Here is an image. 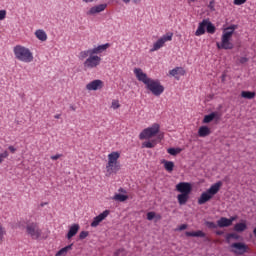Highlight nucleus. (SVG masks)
Returning a JSON list of instances; mask_svg holds the SVG:
<instances>
[{
	"instance_id": "f257e3e1",
	"label": "nucleus",
	"mask_w": 256,
	"mask_h": 256,
	"mask_svg": "<svg viewBox=\"0 0 256 256\" xmlns=\"http://www.w3.org/2000/svg\"><path fill=\"white\" fill-rule=\"evenodd\" d=\"M134 75L141 83H144L146 89L151 91L152 95H155V97H159L162 95L163 91H165V87L161 85V82L159 80L149 78L147 74L143 72V69L135 68Z\"/></svg>"
},
{
	"instance_id": "f03ea898",
	"label": "nucleus",
	"mask_w": 256,
	"mask_h": 256,
	"mask_svg": "<svg viewBox=\"0 0 256 256\" xmlns=\"http://www.w3.org/2000/svg\"><path fill=\"white\" fill-rule=\"evenodd\" d=\"M236 29H238V26L235 24H232L223 30L221 43L219 42L216 43L217 49H225L227 51L235 47V45L231 42V39Z\"/></svg>"
},
{
	"instance_id": "7ed1b4c3",
	"label": "nucleus",
	"mask_w": 256,
	"mask_h": 256,
	"mask_svg": "<svg viewBox=\"0 0 256 256\" xmlns=\"http://www.w3.org/2000/svg\"><path fill=\"white\" fill-rule=\"evenodd\" d=\"M191 183L189 182H180L176 185V191H178L177 199L179 205H186L187 201H189V195H191L192 191Z\"/></svg>"
},
{
	"instance_id": "20e7f679",
	"label": "nucleus",
	"mask_w": 256,
	"mask_h": 256,
	"mask_svg": "<svg viewBox=\"0 0 256 256\" xmlns=\"http://www.w3.org/2000/svg\"><path fill=\"white\" fill-rule=\"evenodd\" d=\"M223 187V182L218 181L211 185V187L207 190V192H203L198 199V205H205L207 201H211L213 199L214 195H217L219 193V189Z\"/></svg>"
},
{
	"instance_id": "39448f33",
	"label": "nucleus",
	"mask_w": 256,
	"mask_h": 256,
	"mask_svg": "<svg viewBox=\"0 0 256 256\" xmlns=\"http://www.w3.org/2000/svg\"><path fill=\"white\" fill-rule=\"evenodd\" d=\"M15 58L22 63H31L33 61V52L25 46L17 45L13 49Z\"/></svg>"
},
{
	"instance_id": "423d86ee",
	"label": "nucleus",
	"mask_w": 256,
	"mask_h": 256,
	"mask_svg": "<svg viewBox=\"0 0 256 256\" xmlns=\"http://www.w3.org/2000/svg\"><path fill=\"white\" fill-rule=\"evenodd\" d=\"M205 29L207 33H210V35H213L217 28H215V25L211 23V21L204 19L202 22L199 23L198 28L195 32L196 37H201V35H205Z\"/></svg>"
},
{
	"instance_id": "0eeeda50",
	"label": "nucleus",
	"mask_w": 256,
	"mask_h": 256,
	"mask_svg": "<svg viewBox=\"0 0 256 256\" xmlns=\"http://www.w3.org/2000/svg\"><path fill=\"white\" fill-rule=\"evenodd\" d=\"M230 251L234 255H245V253H249V246L243 242H235L230 245Z\"/></svg>"
},
{
	"instance_id": "6e6552de",
	"label": "nucleus",
	"mask_w": 256,
	"mask_h": 256,
	"mask_svg": "<svg viewBox=\"0 0 256 256\" xmlns=\"http://www.w3.org/2000/svg\"><path fill=\"white\" fill-rule=\"evenodd\" d=\"M26 233L30 235L32 239H39L41 237V229L39 228V224L37 222H30L26 225Z\"/></svg>"
},
{
	"instance_id": "1a4fd4ad",
	"label": "nucleus",
	"mask_w": 256,
	"mask_h": 256,
	"mask_svg": "<svg viewBox=\"0 0 256 256\" xmlns=\"http://www.w3.org/2000/svg\"><path fill=\"white\" fill-rule=\"evenodd\" d=\"M159 129H160L159 124L155 123L151 127L144 129L140 133L139 137L140 139H151V137H155V135L159 133Z\"/></svg>"
},
{
	"instance_id": "9d476101",
	"label": "nucleus",
	"mask_w": 256,
	"mask_h": 256,
	"mask_svg": "<svg viewBox=\"0 0 256 256\" xmlns=\"http://www.w3.org/2000/svg\"><path fill=\"white\" fill-rule=\"evenodd\" d=\"M173 39V33H169L163 35L160 39H158L154 44L153 47L150 49V52L153 53L154 51H159L167 41H171Z\"/></svg>"
},
{
	"instance_id": "9b49d317",
	"label": "nucleus",
	"mask_w": 256,
	"mask_h": 256,
	"mask_svg": "<svg viewBox=\"0 0 256 256\" xmlns=\"http://www.w3.org/2000/svg\"><path fill=\"white\" fill-rule=\"evenodd\" d=\"M101 65V57L97 55L89 56L84 62L85 69H95V67H99Z\"/></svg>"
},
{
	"instance_id": "f8f14e48",
	"label": "nucleus",
	"mask_w": 256,
	"mask_h": 256,
	"mask_svg": "<svg viewBox=\"0 0 256 256\" xmlns=\"http://www.w3.org/2000/svg\"><path fill=\"white\" fill-rule=\"evenodd\" d=\"M109 210H105L102 213H100L98 216L94 217L92 223L90 224L91 227H99V224L102 221H105V219H107V217H109Z\"/></svg>"
},
{
	"instance_id": "ddd939ff",
	"label": "nucleus",
	"mask_w": 256,
	"mask_h": 256,
	"mask_svg": "<svg viewBox=\"0 0 256 256\" xmlns=\"http://www.w3.org/2000/svg\"><path fill=\"white\" fill-rule=\"evenodd\" d=\"M88 91H98V89H103V81L94 80L86 85Z\"/></svg>"
},
{
	"instance_id": "4468645a",
	"label": "nucleus",
	"mask_w": 256,
	"mask_h": 256,
	"mask_svg": "<svg viewBox=\"0 0 256 256\" xmlns=\"http://www.w3.org/2000/svg\"><path fill=\"white\" fill-rule=\"evenodd\" d=\"M119 169H121V165L119 164V162H108L106 165V171L108 175H112V173H117Z\"/></svg>"
},
{
	"instance_id": "2eb2a0df",
	"label": "nucleus",
	"mask_w": 256,
	"mask_h": 256,
	"mask_svg": "<svg viewBox=\"0 0 256 256\" xmlns=\"http://www.w3.org/2000/svg\"><path fill=\"white\" fill-rule=\"evenodd\" d=\"M219 121L221 119V114L219 112H212L204 116L203 123H211V121Z\"/></svg>"
},
{
	"instance_id": "dca6fc26",
	"label": "nucleus",
	"mask_w": 256,
	"mask_h": 256,
	"mask_svg": "<svg viewBox=\"0 0 256 256\" xmlns=\"http://www.w3.org/2000/svg\"><path fill=\"white\" fill-rule=\"evenodd\" d=\"M104 9H107V4H99L97 6H93L90 8V10L87 12V15H95L97 13H102Z\"/></svg>"
},
{
	"instance_id": "f3484780",
	"label": "nucleus",
	"mask_w": 256,
	"mask_h": 256,
	"mask_svg": "<svg viewBox=\"0 0 256 256\" xmlns=\"http://www.w3.org/2000/svg\"><path fill=\"white\" fill-rule=\"evenodd\" d=\"M109 47H111V44H109V43L94 47L91 49L92 55H99V53H103V51H107V49H109Z\"/></svg>"
},
{
	"instance_id": "a211bd4d",
	"label": "nucleus",
	"mask_w": 256,
	"mask_h": 256,
	"mask_svg": "<svg viewBox=\"0 0 256 256\" xmlns=\"http://www.w3.org/2000/svg\"><path fill=\"white\" fill-rule=\"evenodd\" d=\"M80 226L79 224H72L69 228V231L66 235L67 239H72L77 233H79Z\"/></svg>"
},
{
	"instance_id": "6ab92c4d",
	"label": "nucleus",
	"mask_w": 256,
	"mask_h": 256,
	"mask_svg": "<svg viewBox=\"0 0 256 256\" xmlns=\"http://www.w3.org/2000/svg\"><path fill=\"white\" fill-rule=\"evenodd\" d=\"M198 135L199 137H209V135H211V129L207 126H201L198 129Z\"/></svg>"
},
{
	"instance_id": "aec40b11",
	"label": "nucleus",
	"mask_w": 256,
	"mask_h": 256,
	"mask_svg": "<svg viewBox=\"0 0 256 256\" xmlns=\"http://www.w3.org/2000/svg\"><path fill=\"white\" fill-rule=\"evenodd\" d=\"M217 225L220 228L223 227H231V220H229V218H225V217H221L218 221H217Z\"/></svg>"
},
{
	"instance_id": "412c9836",
	"label": "nucleus",
	"mask_w": 256,
	"mask_h": 256,
	"mask_svg": "<svg viewBox=\"0 0 256 256\" xmlns=\"http://www.w3.org/2000/svg\"><path fill=\"white\" fill-rule=\"evenodd\" d=\"M119 157H121V154L119 152H112L108 155V163H119Z\"/></svg>"
},
{
	"instance_id": "4be33fe9",
	"label": "nucleus",
	"mask_w": 256,
	"mask_h": 256,
	"mask_svg": "<svg viewBox=\"0 0 256 256\" xmlns=\"http://www.w3.org/2000/svg\"><path fill=\"white\" fill-rule=\"evenodd\" d=\"M169 74L172 77H177V75H185V70L181 67H176L169 71Z\"/></svg>"
},
{
	"instance_id": "5701e85b",
	"label": "nucleus",
	"mask_w": 256,
	"mask_h": 256,
	"mask_svg": "<svg viewBox=\"0 0 256 256\" xmlns=\"http://www.w3.org/2000/svg\"><path fill=\"white\" fill-rule=\"evenodd\" d=\"M186 237H201L204 238L207 235L205 234V232L198 230L196 232H185Z\"/></svg>"
},
{
	"instance_id": "b1692460",
	"label": "nucleus",
	"mask_w": 256,
	"mask_h": 256,
	"mask_svg": "<svg viewBox=\"0 0 256 256\" xmlns=\"http://www.w3.org/2000/svg\"><path fill=\"white\" fill-rule=\"evenodd\" d=\"M73 249V244H70L64 248H61L57 253L56 256H66L69 251Z\"/></svg>"
},
{
	"instance_id": "393cba45",
	"label": "nucleus",
	"mask_w": 256,
	"mask_h": 256,
	"mask_svg": "<svg viewBox=\"0 0 256 256\" xmlns=\"http://www.w3.org/2000/svg\"><path fill=\"white\" fill-rule=\"evenodd\" d=\"M163 164H164L165 170L168 171V173H171L175 168V163H173V161L164 160Z\"/></svg>"
},
{
	"instance_id": "a878e982",
	"label": "nucleus",
	"mask_w": 256,
	"mask_h": 256,
	"mask_svg": "<svg viewBox=\"0 0 256 256\" xmlns=\"http://www.w3.org/2000/svg\"><path fill=\"white\" fill-rule=\"evenodd\" d=\"M91 55H93V52L91 49L84 50L79 53V59L83 61V59H87V57H91Z\"/></svg>"
},
{
	"instance_id": "bb28decb",
	"label": "nucleus",
	"mask_w": 256,
	"mask_h": 256,
	"mask_svg": "<svg viewBox=\"0 0 256 256\" xmlns=\"http://www.w3.org/2000/svg\"><path fill=\"white\" fill-rule=\"evenodd\" d=\"M35 35L39 41H45L47 39V33L44 30H36Z\"/></svg>"
},
{
	"instance_id": "cd10ccee",
	"label": "nucleus",
	"mask_w": 256,
	"mask_h": 256,
	"mask_svg": "<svg viewBox=\"0 0 256 256\" xmlns=\"http://www.w3.org/2000/svg\"><path fill=\"white\" fill-rule=\"evenodd\" d=\"M245 229H247V224L245 223H237L234 226V231H236L237 233H243Z\"/></svg>"
},
{
	"instance_id": "c85d7f7f",
	"label": "nucleus",
	"mask_w": 256,
	"mask_h": 256,
	"mask_svg": "<svg viewBox=\"0 0 256 256\" xmlns=\"http://www.w3.org/2000/svg\"><path fill=\"white\" fill-rule=\"evenodd\" d=\"M113 199L114 201H119L120 203H123L129 199V196L123 194H115Z\"/></svg>"
},
{
	"instance_id": "c756f323",
	"label": "nucleus",
	"mask_w": 256,
	"mask_h": 256,
	"mask_svg": "<svg viewBox=\"0 0 256 256\" xmlns=\"http://www.w3.org/2000/svg\"><path fill=\"white\" fill-rule=\"evenodd\" d=\"M241 97H243L244 99H255V92L242 91Z\"/></svg>"
},
{
	"instance_id": "7c9ffc66",
	"label": "nucleus",
	"mask_w": 256,
	"mask_h": 256,
	"mask_svg": "<svg viewBox=\"0 0 256 256\" xmlns=\"http://www.w3.org/2000/svg\"><path fill=\"white\" fill-rule=\"evenodd\" d=\"M182 149L181 148H168L167 153H169V155H173L175 157V155H179V153H181Z\"/></svg>"
},
{
	"instance_id": "2f4dec72",
	"label": "nucleus",
	"mask_w": 256,
	"mask_h": 256,
	"mask_svg": "<svg viewBox=\"0 0 256 256\" xmlns=\"http://www.w3.org/2000/svg\"><path fill=\"white\" fill-rule=\"evenodd\" d=\"M206 227H208V229H217L218 224H215V222H211V221H206L205 222Z\"/></svg>"
},
{
	"instance_id": "473e14b6",
	"label": "nucleus",
	"mask_w": 256,
	"mask_h": 256,
	"mask_svg": "<svg viewBox=\"0 0 256 256\" xmlns=\"http://www.w3.org/2000/svg\"><path fill=\"white\" fill-rule=\"evenodd\" d=\"M143 147H146V149H153V147H155V143L151 142V141H147L144 142L142 144Z\"/></svg>"
},
{
	"instance_id": "72a5a7b5",
	"label": "nucleus",
	"mask_w": 256,
	"mask_h": 256,
	"mask_svg": "<svg viewBox=\"0 0 256 256\" xmlns=\"http://www.w3.org/2000/svg\"><path fill=\"white\" fill-rule=\"evenodd\" d=\"M89 237V231H82L79 234L80 241H83V239H87Z\"/></svg>"
},
{
	"instance_id": "f704fd0d",
	"label": "nucleus",
	"mask_w": 256,
	"mask_h": 256,
	"mask_svg": "<svg viewBox=\"0 0 256 256\" xmlns=\"http://www.w3.org/2000/svg\"><path fill=\"white\" fill-rule=\"evenodd\" d=\"M115 256H125V249L123 248H120L118 249L115 253H114Z\"/></svg>"
},
{
	"instance_id": "c9c22d12",
	"label": "nucleus",
	"mask_w": 256,
	"mask_h": 256,
	"mask_svg": "<svg viewBox=\"0 0 256 256\" xmlns=\"http://www.w3.org/2000/svg\"><path fill=\"white\" fill-rule=\"evenodd\" d=\"M111 107H112V109H119V107H121V105L119 104L118 100H113Z\"/></svg>"
},
{
	"instance_id": "e433bc0d",
	"label": "nucleus",
	"mask_w": 256,
	"mask_h": 256,
	"mask_svg": "<svg viewBox=\"0 0 256 256\" xmlns=\"http://www.w3.org/2000/svg\"><path fill=\"white\" fill-rule=\"evenodd\" d=\"M155 219V212H148L147 213V220L153 221Z\"/></svg>"
},
{
	"instance_id": "4c0bfd02",
	"label": "nucleus",
	"mask_w": 256,
	"mask_h": 256,
	"mask_svg": "<svg viewBox=\"0 0 256 256\" xmlns=\"http://www.w3.org/2000/svg\"><path fill=\"white\" fill-rule=\"evenodd\" d=\"M5 237V228L0 225V242L3 241V238Z\"/></svg>"
},
{
	"instance_id": "58836bf2",
	"label": "nucleus",
	"mask_w": 256,
	"mask_h": 256,
	"mask_svg": "<svg viewBox=\"0 0 256 256\" xmlns=\"http://www.w3.org/2000/svg\"><path fill=\"white\" fill-rule=\"evenodd\" d=\"M7 157H9V152L7 151H4L3 153L0 154V159H2V161H5Z\"/></svg>"
},
{
	"instance_id": "ea45409f",
	"label": "nucleus",
	"mask_w": 256,
	"mask_h": 256,
	"mask_svg": "<svg viewBox=\"0 0 256 256\" xmlns=\"http://www.w3.org/2000/svg\"><path fill=\"white\" fill-rule=\"evenodd\" d=\"M7 17V11L5 10H0V21H3Z\"/></svg>"
},
{
	"instance_id": "a19ab883",
	"label": "nucleus",
	"mask_w": 256,
	"mask_h": 256,
	"mask_svg": "<svg viewBox=\"0 0 256 256\" xmlns=\"http://www.w3.org/2000/svg\"><path fill=\"white\" fill-rule=\"evenodd\" d=\"M228 239H236V240H238L239 239V234L230 233V234H228Z\"/></svg>"
},
{
	"instance_id": "79ce46f5",
	"label": "nucleus",
	"mask_w": 256,
	"mask_h": 256,
	"mask_svg": "<svg viewBox=\"0 0 256 256\" xmlns=\"http://www.w3.org/2000/svg\"><path fill=\"white\" fill-rule=\"evenodd\" d=\"M61 157H63V154H56L50 157V159H52V161H57V159H61Z\"/></svg>"
},
{
	"instance_id": "37998d69",
	"label": "nucleus",
	"mask_w": 256,
	"mask_h": 256,
	"mask_svg": "<svg viewBox=\"0 0 256 256\" xmlns=\"http://www.w3.org/2000/svg\"><path fill=\"white\" fill-rule=\"evenodd\" d=\"M247 3V0H234V5H243Z\"/></svg>"
},
{
	"instance_id": "c03bdc74",
	"label": "nucleus",
	"mask_w": 256,
	"mask_h": 256,
	"mask_svg": "<svg viewBox=\"0 0 256 256\" xmlns=\"http://www.w3.org/2000/svg\"><path fill=\"white\" fill-rule=\"evenodd\" d=\"M132 1H133V3H135V4L141 3V0H132ZM122 2L127 5L128 3H131V0H122Z\"/></svg>"
},
{
	"instance_id": "a18cd8bd",
	"label": "nucleus",
	"mask_w": 256,
	"mask_h": 256,
	"mask_svg": "<svg viewBox=\"0 0 256 256\" xmlns=\"http://www.w3.org/2000/svg\"><path fill=\"white\" fill-rule=\"evenodd\" d=\"M247 61H249V58H247V57H241L239 59V63H241L242 65H244V63H247Z\"/></svg>"
},
{
	"instance_id": "49530a36",
	"label": "nucleus",
	"mask_w": 256,
	"mask_h": 256,
	"mask_svg": "<svg viewBox=\"0 0 256 256\" xmlns=\"http://www.w3.org/2000/svg\"><path fill=\"white\" fill-rule=\"evenodd\" d=\"M237 220V216H232L230 218H228V221H230V225H233V221Z\"/></svg>"
},
{
	"instance_id": "de8ad7c7",
	"label": "nucleus",
	"mask_w": 256,
	"mask_h": 256,
	"mask_svg": "<svg viewBox=\"0 0 256 256\" xmlns=\"http://www.w3.org/2000/svg\"><path fill=\"white\" fill-rule=\"evenodd\" d=\"M187 229V224H182L179 228L180 231H185Z\"/></svg>"
},
{
	"instance_id": "09e8293b",
	"label": "nucleus",
	"mask_w": 256,
	"mask_h": 256,
	"mask_svg": "<svg viewBox=\"0 0 256 256\" xmlns=\"http://www.w3.org/2000/svg\"><path fill=\"white\" fill-rule=\"evenodd\" d=\"M8 149H9V151H11L12 153H15V151H17V148H14L13 146H9Z\"/></svg>"
},
{
	"instance_id": "8fccbe9b",
	"label": "nucleus",
	"mask_w": 256,
	"mask_h": 256,
	"mask_svg": "<svg viewBox=\"0 0 256 256\" xmlns=\"http://www.w3.org/2000/svg\"><path fill=\"white\" fill-rule=\"evenodd\" d=\"M118 191H119V193H127V190H125L123 188H119Z\"/></svg>"
},
{
	"instance_id": "3c124183",
	"label": "nucleus",
	"mask_w": 256,
	"mask_h": 256,
	"mask_svg": "<svg viewBox=\"0 0 256 256\" xmlns=\"http://www.w3.org/2000/svg\"><path fill=\"white\" fill-rule=\"evenodd\" d=\"M54 118H55V119H61V114H56V115L54 116Z\"/></svg>"
},
{
	"instance_id": "603ef678",
	"label": "nucleus",
	"mask_w": 256,
	"mask_h": 256,
	"mask_svg": "<svg viewBox=\"0 0 256 256\" xmlns=\"http://www.w3.org/2000/svg\"><path fill=\"white\" fill-rule=\"evenodd\" d=\"M84 3H93V0H82Z\"/></svg>"
},
{
	"instance_id": "864d4df0",
	"label": "nucleus",
	"mask_w": 256,
	"mask_h": 256,
	"mask_svg": "<svg viewBox=\"0 0 256 256\" xmlns=\"http://www.w3.org/2000/svg\"><path fill=\"white\" fill-rule=\"evenodd\" d=\"M70 109H71L72 111H75V106L71 105V106H70Z\"/></svg>"
},
{
	"instance_id": "5fc2aeb1",
	"label": "nucleus",
	"mask_w": 256,
	"mask_h": 256,
	"mask_svg": "<svg viewBox=\"0 0 256 256\" xmlns=\"http://www.w3.org/2000/svg\"><path fill=\"white\" fill-rule=\"evenodd\" d=\"M216 235H223V232L218 231V232H216Z\"/></svg>"
},
{
	"instance_id": "6e6d98bb",
	"label": "nucleus",
	"mask_w": 256,
	"mask_h": 256,
	"mask_svg": "<svg viewBox=\"0 0 256 256\" xmlns=\"http://www.w3.org/2000/svg\"><path fill=\"white\" fill-rule=\"evenodd\" d=\"M45 205H47V203H41L40 207H45Z\"/></svg>"
},
{
	"instance_id": "4d7b16f0",
	"label": "nucleus",
	"mask_w": 256,
	"mask_h": 256,
	"mask_svg": "<svg viewBox=\"0 0 256 256\" xmlns=\"http://www.w3.org/2000/svg\"><path fill=\"white\" fill-rule=\"evenodd\" d=\"M0 163H3V160L0 158Z\"/></svg>"
},
{
	"instance_id": "13d9d810",
	"label": "nucleus",
	"mask_w": 256,
	"mask_h": 256,
	"mask_svg": "<svg viewBox=\"0 0 256 256\" xmlns=\"http://www.w3.org/2000/svg\"><path fill=\"white\" fill-rule=\"evenodd\" d=\"M190 1H192V3H194V1H196V0H190Z\"/></svg>"
}]
</instances>
